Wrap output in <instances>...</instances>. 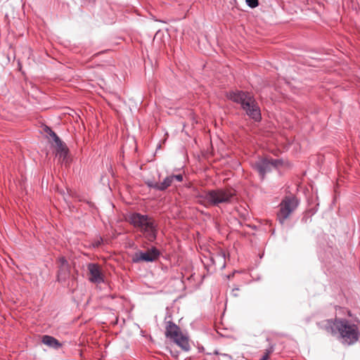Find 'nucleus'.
Returning a JSON list of instances; mask_svg holds the SVG:
<instances>
[{"label": "nucleus", "mask_w": 360, "mask_h": 360, "mask_svg": "<svg viewBox=\"0 0 360 360\" xmlns=\"http://www.w3.org/2000/svg\"><path fill=\"white\" fill-rule=\"evenodd\" d=\"M160 255V250L155 247H152L147 251L136 252L132 257V262L134 263H140L142 262H153L156 261Z\"/></svg>", "instance_id": "0eeeda50"}, {"label": "nucleus", "mask_w": 360, "mask_h": 360, "mask_svg": "<svg viewBox=\"0 0 360 360\" xmlns=\"http://www.w3.org/2000/svg\"><path fill=\"white\" fill-rule=\"evenodd\" d=\"M298 202L294 197L285 198L280 204L279 212L277 214L281 224H283L285 220L297 207Z\"/></svg>", "instance_id": "423d86ee"}, {"label": "nucleus", "mask_w": 360, "mask_h": 360, "mask_svg": "<svg viewBox=\"0 0 360 360\" xmlns=\"http://www.w3.org/2000/svg\"><path fill=\"white\" fill-rule=\"evenodd\" d=\"M103 241L102 238H101L96 243V246L98 247V245H100V244L101 243V242Z\"/></svg>", "instance_id": "4be33fe9"}, {"label": "nucleus", "mask_w": 360, "mask_h": 360, "mask_svg": "<svg viewBox=\"0 0 360 360\" xmlns=\"http://www.w3.org/2000/svg\"><path fill=\"white\" fill-rule=\"evenodd\" d=\"M129 221L134 227L139 229L148 241L153 243L156 240L158 225L153 218L147 214L134 212L130 214Z\"/></svg>", "instance_id": "20e7f679"}, {"label": "nucleus", "mask_w": 360, "mask_h": 360, "mask_svg": "<svg viewBox=\"0 0 360 360\" xmlns=\"http://www.w3.org/2000/svg\"><path fill=\"white\" fill-rule=\"evenodd\" d=\"M172 340L184 351L188 352L190 350L191 347L188 342V338L182 333L179 334L177 337L173 338Z\"/></svg>", "instance_id": "9b49d317"}, {"label": "nucleus", "mask_w": 360, "mask_h": 360, "mask_svg": "<svg viewBox=\"0 0 360 360\" xmlns=\"http://www.w3.org/2000/svg\"><path fill=\"white\" fill-rule=\"evenodd\" d=\"M165 335L167 338L173 339L181 333L180 328L172 321H166Z\"/></svg>", "instance_id": "9d476101"}, {"label": "nucleus", "mask_w": 360, "mask_h": 360, "mask_svg": "<svg viewBox=\"0 0 360 360\" xmlns=\"http://www.w3.org/2000/svg\"><path fill=\"white\" fill-rule=\"evenodd\" d=\"M172 183V177H170V176H167L162 182L158 183V191H165L171 186Z\"/></svg>", "instance_id": "4468645a"}, {"label": "nucleus", "mask_w": 360, "mask_h": 360, "mask_svg": "<svg viewBox=\"0 0 360 360\" xmlns=\"http://www.w3.org/2000/svg\"><path fill=\"white\" fill-rule=\"evenodd\" d=\"M214 354H219V355H221L223 356L224 357H227L228 359H229L230 360L232 359V356L228 354H222V353H219L217 351H215L214 352Z\"/></svg>", "instance_id": "aec40b11"}, {"label": "nucleus", "mask_w": 360, "mask_h": 360, "mask_svg": "<svg viewBox=\"0 0 360 360\" xmlns=\"http://www.w3.org/2000/svg\"><path fill=\"white\" fill-rule=\"evenodd\" d=\"M170 177H172V181L174 179H176L178 181H183V176L181 174L172 175V176H170Z\"/></svg>", "instance_id": "6ab92c4d"}, {"label": "nucleus", "mask_w": 360, "mask_h": 360, "mask_svg": "<svg viewBox=\"0 0 360 360\" xmlns=\"http://www.w3.org/2000/svg\"><path fill=\"white\" fill-rule=\"evenodd\" d=\"M227 97L240 104L245 114L255 122H259L262 120L260 108L251 94L243 91H230Z\"/></svg>", "instance_id": "f03ea898"}, {"label": "nucleus", "mask_w": 360, "mask_h": 360, "mask_svg": "<svg viewBox=\"0 0 360 360\" xmlns=\"http://www.w3.org/2000/svg\"><path fill=\"white\" fill-rule=\"evenodd\" d=\"M56 151L57 153L60 155V157L65 158L68 153V148L65 144L60 139V142H56Z\"/></svg>", "instance_id": "ddd939ff"}, {"label": "nucleus", "mask_w": 360, "mask_h": 360, "mask_svg": "<svg viewBox=\"0 0 360 360\" xmlns=\"http://www.w3.org/2000/svg\"><path fill=\"white\" fill-rule=\"evenodd\" d=\"M283 164L281 159H262L253 164V168L259 173L262 179H264L265 174L269 172L273 168H278Z\"/></svg>", "instance_id": "39448f33"}, {"label": "nucleus", "mask_w": 360, "mask_h": 360, "mask_svg": "<svg viewBox=\"0 0 360 360\" xmlns=\"http://www.w3.org/2000/svg\"><path fill=\"white\" fill-rule=\"evenodd\" d=\"M235 195L229 188H220L208 190L198 196L200 204L205 206L219 207L221 204H229Z\"/></svg>", "instance_id": "7ed1b4c3"}, {"label": "nucleus", "mask_w": 360, "mask_h": 360, "mask_svg": "<svg viewBox=\"0 0 360 360\" xmlns=\"http://www.w3.org/2000/svg\"><path fill=\"white\" fill-rule=\"evenodd\" d=\"M146 184L149 188H153L158 191V183L148 181L146 182Z\"/></svg>", "instance_id": "a211bd4d"}, {"label": "nucleus", "mask_w": 360, "mask_h": 360, "mask_svg": "<svg viewBox=\"0 0 360 360\" xmlns=\"http://www.w3.org/2000/svg\"><path fill=\"white\" fill-rule=\"evenodd\" d=\"M302 220H304L306 222L307 221V217L304 216L302 219Z\"/></svg>", "instance_id": "5701e85b"}, {"label": "nucleus", "mask_w": 360, "mask_h": 360, "mask_svg": "<svg viewBox=\"0 0 360 360\" xmlns=\"http://www.w3.org/2000/svg\"><path fill=\"white\" fill-rule=\"evenodd\" d=\"M45 131L49 134V136L53 139L54 143L60 142V138L49 127L46 126Z\"/></svg>", "instance_id": "2eb2a0df"}, {"label": "nucleus", "mask_w": 360, "mask_h": 360, "mask_svg": "<svg viewBox=\"0 0 360 360\" xmlns=\"http://www.w3.org/2000/svg\"><path fill=\"white\" fill-rule=\"evenodd\" d=\"M238 290H239L238 288H233L232 290V295H233V296H234V297H237L238 296L236 292H235V291Z\"/></svg>", "instance_id": "412c9836"}, {"label": "nucleus", "mask_w": 360, "mask_h": 360, "mask_svg": "<svg viewBox=\"0 0 360 360\" xmlns=\"http://www.w3.org/2000/svg\"><path fill=\"white\" fill-rule=\"evenodd\" d=\"M245 1L247 5L252 8H256L259 4L258 0H245Z\"/></svg>", "instance_id": "f3484780"}, {"label": "nucleus", "mask_w": 360, "mask_h": 360, "mask_svg": "<svg viewBox=\"0 0 360 360\" xmlns=\"http://www.w3.org/2000/svg\"><path fill=\"white\" fill-rule=\"evenodd\" d=\"M41 342L43 344L53 349H58L61 347V344L59 341L50 335H44Z\"/></svg>", "instance_id": "f8f14e48"}, {"label": "nucleus", "mask_w": 360, "mask_h": 360, "mask_svg": "<svg viewBox=\"0 0 360 360\" xmlns=\"http://www.w3.org/2000/svg\"><path fill=\"white\" fill-rule=\"evenodd\" d=\"M87 269L90 274L89 280L94 283L100 284L104 282V278L99 266L95 263H89L87 265Z\"/></svg>", "instance_id": "1a4fd4ad"}, {"label": "nucleus", "mask_w": 360, "mask_h": 360, "mask_svg": "<svg viewBox=\"0 0 360 360\" xmlns=\"http://www.w3.org/2000/svg\"><path fill=\"white\" fill-rule=\"evenodd\" d=\"M358 320H348L342 318H335L334 320H326L319 323L321 328L333 335H338L341 342L347 345L356 343L359 338L360 331Z\"/></svg>", "instance_id": "f257e3e1"}, {"label": "nucleus", "mask_w": 360, "mask_h": 360, "mask_svg": "<svg viewBox=\"0 0 360 360\" xmlns=\"http://www.w3.org/2000/svg\"><path fill=\"white\" fill-rule=\"evenodd\" d=\"M274 351V345H271L269 348L266 349L264 353V355L261 358L260 360H267L269 358V356Z\"/></svg>", "instance_id": "dca6fc26"}, {"label": "nucleus", "mask_w": 360, "mask_h": 360, "mask_svg": "<svg viewBox=\"0 0 360 360\" xmlns=\"http://www.w3.org/2000/svg\"><path fill=\"white\" fill-rule=\"evenodd\" d=\"M57 264L58 269L57 279L58 281H64L70 275V265L65 257H58Z\"/></svg>", "instance_id": "6e6552de"}]
</instances>
